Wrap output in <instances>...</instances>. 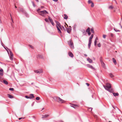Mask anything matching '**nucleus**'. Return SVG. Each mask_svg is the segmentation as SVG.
Instances as JSON below:
<instances>
[{"instance_id":"61","label":"nucleus","mask_w":122,"mask_h":122,"mask_svg":"<svg viewBox=\"0 0 122 122\" xmlns=\"http://www.w3.org/2000/svg\"><path fill=\"white\" fill-rule=\"evenodd\" d=\"M6 48H7V49H9L8 48H7V47H6Z\"/></svg>"},{"instance_id":"35","label":"nucleus","mask_w":122,"mask_h":122,"mask_svg":"<svg viewBox=\"0 0 122 122\" xmlns=\"http://www.w3.org/2000/svg\"><path fill=\"white\" fill-rule=\"evenodd\" d=\"M9 90L10 91H13L14 89L13 88H9Z\"/></svg>"},{"instance_id":"23","label":"nucleus","mask_w":122,"mask_h":122,"mask_svg":"<svg viewBox=\"0 0 122 122\" xmlns=\"http://www.w3.org/2000/svg\"><path fill=\"white\" fill-rule=\"evenodd\" d=\"M112 60L113 62L114 63V64L115 65H116L117 64V63L116 62V60L114 58H113L112 59Z\"/></svg>"},{"instance_id":"24","label":"nucleus","mask_w":122,"mask_h":122,"mask_svg":"<svg viewBox=\"0 0 122 122\" xmlns=\"http://www.w3.org/2000/svg\"><path fill=\"white\" fill-rule=\"evenodd\" d=\"M7 95V96L9 98H13V97L11 95L9 94H8Z\"/></svg>"},{"instance_id":"48","label":"nucleus","mask_w":122,"mask_h":122,"mask_svg":"<svg viewBox=\"0 0 122 122\" xmlns=\"http://www.w3.org/2000/svg\"><path fill=\"white\" fill-rule=\"evenodd\" d=\"M34 104V102H33L32 103V104H31V106H33V105Z\"/></svg>"},{"instance_id":"6","label":"nucleus","mask_w":122,"mask_h":122,"mask_svg":"<svg viewBox=\"0 0 122 122\" xmlns=\"http://www.w3.org/2000/svg\"><path fill=\"white\" fill-rule=\"evenodd\" d=\"M71 106L75 109H76L77 108L79 107V105L73 104H71Z\"/></svg>"},{"instance_id":"63","label":"nucleus","mask_w":122,"mask_h":122,"mask_svg":"<svg viewBox=\"0 0 122 122\" xmlns=\"http://www.w3.org/2000/svg\"><path fill=\"white\" fill-rule=\"evenodd\" d=\"M1 78V77L0 76V79Z\"/></svg>"},{"instance_id":"9","label":"nucleus","mask_w":122,"mask_h":122,"mask_svg":"<svg viewBox=\"0 0 122 122\" xmlns=\"http://www.w3.org/2000/svg\"><path fill=\"white\" fill-rule=\"evenodd\" d=\"M55 22L56 24V25H57L58 27L59 26L60 28L61 29V25L60 23L57 21H56Z\"/></svg>"},{"instance_id":"57","label":"nucleus","mask_w":122,"mask_h":122,"mask_svg":"<svg viewBox=\"0 0 122 122\" xmlns=\"http://www.w3.org/2000/svg\"><path fill=\"white\" fill-rule=\"evenodd\" d=\"M15 8H17V7L15 6Z\"/></svg>"},{"instance_id":"42","label":"nucleus","mask_w":122,"mask_h":122,"mask_svg":"<svg viewBox=\"0 0 122 122\" xmlns=\"http://www.w3.org/2000/svg\"><path fill=\"white\" fill-rule=\"evenodd\" d=\"M92 108L91 107H90L89 108L88 110H89V111H92Z\"/></svg>"},{"instance_id":"5","label":"nucleus","mask_w":122,"mask_h":122,"mask_svg":"<svg viewBox=\"0 0 122 122\" xmlns=\"http://www.w3.org/2000/svg\"><path fill=\"white\" fill-rule=\"evenodd\" d=\"M34 72L36 73L40 74L42 73L43 71L42 69H40L38 70H34Z\"/></svg>"},{"instance_id":"44","label":"nucleus","mask_w":122,"mask_h":122,"mask_svg":"<svg viewBox=\"0 0 122 122\" xmlns=\"http://www.w3.org/2000/svg\"><path fill=\"white\" fill-rule=\"evenodd\" d=\"M92 4L91 5V6L92 7H93L94 6V3L92 2Z\"/></svg>"},{"instance_id":"32","label":"nucleus","mask_w":122,"mask_h":122,"mask_svg":"<svg viewBox=\"0 0 122 122\" xmlns=\"http://www.w3.org/2000/svg\"><path fill=\"white\" fill-rule=\"evenodd\" d=\"M88 87V88H89V86L90 85V84L88 83H86L85 84Z\"/></svg>"},{"instance_id":"37","label":"nucleus","mask_w":122,"mask_h":122,"mask_svg":"<svg viewBox=\"0 0 122 122\" xmlns=\"http://www.w3.org/2000/svg\"><path fill=\"white\" fill-rule=\"evenodd\" d=\"M29 46L31 48L33 49L34 47L32 45H29Z\"/></svg>"},{"instance_id":"11","label":"nucleus","mask_w":122,"mask_h":122,"mask_svg":"<svg viewBox=\"0 0 122 122\" xmlns=\"http://www.w3.org/2000/svg\"><path fill=\"white\" fill-rule=\"evenodd\" d=\"M100 62L102 66L104 68H105L106 66H105V64L102 61V60H100Z\"/></svg>"},{"instance_id":"36","label":"nucleus","mask_w":122,"mask_h":122,"mask_svg":"<svg viewBox=\"0 0 122 122\" xmlns=\"http://www.w3.org/2000/svg\"><path fill=\"white\" fill-rule=\"evenodd\" d=\"M40 99V97H37L36 98V99L37 100H39Z\"/></svg>"},{"instance_id":"58","label":"nucleus","mask_w":122,"mask_h":122,"mask_svg":"<svg viewBox=\"0 0 122 122\" xmlns=\"http://www.w3.org/2000/svg\"><path fill=\"white\" fill-rule=\"evenodd\" d=\"M65 23L66 24V25H67V26H68V25L66 23Z\"/></svg>"},{"instance_id":"2","label":"nucleus","mask_w":122,"mask_h":122,"mask_svg":"<svg viewBox=\"0 0 122 122\" xmlns=\"http://www.w3.org/2000/svg\"><path fill=\"white\" fill-rule=\"evenodd\" d=\"M68 43L71 49H73L74 48V44L72 39H70L69 41H68Z\"/></svg>"},{"instance_id":"54","label":"nucleus","mask_w":122,"mask_h":122,"mask_svg":"<svg viewBox=\"0 0 122 122\" xmlns=\"http://www.w3.org/2000/svg\"><path fill=\"white\" fill-rule=\"evenodd\" d=\"M44 108H42V110H41V111H42V110H44Z\"/></svg>"},{"instance_id":"8","label":"nucleus","mask_w":122,"mask_h":122,"mask_svg":"<svg viewBox=\"0 0 122 122\" xmlns=\"http://www.w3.org/2000/svg\"><path fill=\"white\" fill-rule=\"evenodd\" d=\"M10 59L12 61L13 60V55L11 51H10Z\"/></svg>"},{"instance_id":"19","label":"nucleus","mask_w":122,"mask_h":122,"mask_svg":"<svg viewBox=\"0 0 122 122\" xmlns=\"http://www.w3.org/2000/svg\"><path fill=\"white\" fill-rule=\"evenodd\" d=\"M37 58H41V59H43V57L42 55H41L40 54H38L37 56Z\"/></svg>"},{"instance_id":"1","label":"nucleus","mask_w":122,"mask_h":122,"mask_svg":"<svg viewBox=\"0 0 122 122\" xmlns=\"http://www.w3.org/2000/svg\"><path fill=\"white\" fill-rule=\"evenodd\" d=\"M40 10V9L39 8L37 10V11L38 12L39 14L43 17L45 16V14H46L48 13V12L46 10H44L39 11Z\"/></svg>"},{"instance_id":"22","label":"nucleus","mask_w":122,"mask_h":122,"mask_svg":"<svg viewBox=\"0 0 122 122\" xmlns=\"http://www.w3.org/2000/svg\"><path fill=\"white\" fill-rule=\"evenodd\" d=\"M56 27L57 28V30H58V33L60 34L61 33V32L60 29L59 28V27L57 25H56Z\"/></svg>"},{"instance_id":"15","label":"nucleus","mask_w":122,"mask_h":122,"mask_svg":"<svg viewBox=\"0 0 122 122\" xmlns=\"http://www.w3.org/2000/svg\"><path fill=\"white\" fill-rule=\"evenodd\" d=\"M49 116V115L47 114H46L45 115H42V118H47V117Z\"/></svg>"},{"instance_id":"45","label":"nucleus","mask_w":122,"mask_h":122,"mask_svg":"<svg viewBox=\"0 0 122 122\" xmlns=\"http://www.w3.org/2000/svg\"><path fill=\"white\" fill-rule=\"evenodd\" d=\"M97 46L98 47H100L101 46V45L100 43L97 44Z\"/></svg>"},{"instance_id":"59","label":"nucleus","mask_w":122,"mask_h":122,"mask_svg":"<svg viewBox=\"0 0 122 122\" xmlns=\"http://www.w3.org/2000/svg\"><path fill=\"white\" fill-rule=\"evenodd\" d=\"M6 49V50L8 52V50H7V49Z\"/></svg>"},{"instance_id":"20","label":"nucleus","mask_w":122,"mask_h":122,"mask_svg":"<svg viewBox=\"0 0 122 122\" xmlns=\"http://www.w3.org/2000/svg\"><path fill=\"white\" fill-rule=\"evenodd\" d=\"M87 61L89 62L90 63H92V60L90 59L88 57L87 58Z\"/></svg>"},{"instance_id":"56","label":"nucleus","mask_w":122,"mask_h":122,"mask_svg":"<svg viewBox=\"0 0 122 122\" xmlns=\"http://www.w3.org/2000/svg\"><path fill=\"white\" fill-rule=\"evenodd\" d=\"M33 118H35V117L34 116H33Z\"/></svg>"},{"instance_id":"62","label":"nucleus","mask_w":122,"mask_h":122,"mask_svg":"<svg viewBox=\"0 0 122 122\" xmlns=\"http://www.w3.org/2000/svg\"><path fill=\"white\" fill-rule=\"evenodd\" d=\"M4 48H5V49H6L5 48V47H4Z\"/></svg>"},{"instance_id":"49","label":"nucleus","mask_w":122,"mask_h":122,"mask_svg":"<svg viewBox=\"0 0 122 122\" xmlns=\"http://www.w3.org/2000/svg\"><path fill=\"white\" fill-rule=\"evenodd\" d=\"M52 0L55 2H57L58 1V0Z\"/></svg>"},{"instance_id":"28","label":"nucleus","mask_w":122,"mask_h":122,"mask_svg":"<svg viewBox=\"0 0 122 122\" xmlns=\"http://www.w3.org/2000/svg\"><path fill=\"white\" fill-rule=\"evenodd\" d=\"M113 29L116 32H120V30H117L116 29H115L114 28Z\"/></svg>"},{"instance_id":"46","label":"nucleus","mask_w":122,"mask_h":122,"mask_svg":"<svg viewBox=\"0 0 122 122\" xmlns=\"http://www.w3.org/2000/svg\"><path fill=\"white\" fill-rule=\"evenodd\" d=\"M24 118H25V117H22L19 118V120H20L21 119H24Z\"/></svg>"},{"instance_id":"43","label":"nucleus","mask_w":122,"mask_h":122,"mask_svg":"<svg viewBox=\"0 0 122 122\" xmlns=\"http://www.w3.org/2000/svg\"><path fill=\"white\" fill-rule=\"evenodd\" d=\"M10 16L11 17V20H12V22L13 23V19H12V16H11V15L10 13Z\"/></svg>"},{"instance_id":"53","label":"nucleus","mask_w":122,"mask_h":122,"mask_svg":"<svg viewBox=\"0 0 122 122\" xmlns=\"http://www.w3.org/2000/svg\"><path fill=\"white\" fill-rule=\"evenodd\" d=\"M2 23V22L1 21V20L0 19V23Z\"/></svg>"},{"instance_id":"21","label":"nucleus","mask_w":122,"mask_h":122,"mask_svg":"<svg viewBox=\"0 0 122 122\" xmlns=\"http://www.w3.org/2000/svg\"><path fill=\"white\" fill-rule=\"evenodd\" d=\"M29 97L30 99H32L34 97V96L33 94H30L29 95Z\"/></svg>"},{"instance_id":"12","label":"nucleus","mask_w":122,"mask_h":122,"mask_svg":"<svg viewBox=\"0 0 122 122\" xmlns=\"http://www.w3.org/2000/svg\"><path fill=\"white\" fill-rule=\"evenodd\" d=\"M66 30L67 32L69 33H70V32L71 31V26H70L69 28H66Z\"/></svg>"},{"instance_id":"39","label":"nucleus","mask_w":122,"mask_h":122,"mask_svg":"<svg viewBox=\"0 0 122 122\" xmlns=\"http://www.w3.org/2000/svg\"><path fill=\"white\" fill-rule=\"evenodd\" d=\"M92 3V2L91 0H89L88 1V3L89 4Z\"/></svg>"},{"instance_id":"16","label":"nucleus","mask_w":122,"mask_h":122,"mask_svg":"<svg viewBox=\"0 0 122 122\" xmlns=\"http://www.w3.org/2000/svg\"><path fill=\"white\" fill-rule=\"evenodd\" d=\"M0 75L1 76H3V71L1 68L0 69Z\"/></svg>"},{"instance_id":"17","label":"nucleus","mask_w":122,"mask_h":122,"mask_svg":"<svg viewBox=\"0 0 122 122\" xmlns=\"http://www.w3.org/2000/svg\"><path fill=\"white\" fill-rule=\"evenodd\" d=\"M86 66L87 67L90 68H91L92 69H94V68L92 66L90 65L89 64H87L86 65Z\"/></svg>"},{"instance_id":"29","label":"nucleus","mask_w":122,"mask_h":122,"mask_svg":"<svg viewBox=\"0 0 122 122\" xmlns=\"http://www.w3.org/2000/svg\"><path fill=\"white\" fill-rule=\"evenodd\" d=\"M32 3L34 7H35L36 6V5L34 2H32Z\"/></svg>"},{"instance_id":"38","label":"nucleus","mask_w":122,"mask_h":122,"mask_svg":"<svg viewBox=\"0 0 122 122\" xmlns=\"http://www.w3.org/2000/svg\"><path fill=\"white\" fill-rule=\"evenodd\" d=\"M25 97L27 99H30V97L29 96H25Z\"/></svg>"},{"instance_id":"14","label":"nucleus","mask_w":122,"mask_h":122,"mask_svg":"<svg viewBox=\"0 0 122 122\" xmlns=\"http://www.w3.org/2000/svg\"><path fill=\"white\" fill-rule=\"evenodd\" d=\"M68 54L69 56L71 57H73V55L71 52L69 51L68 52Z\"/></svg>"},{"instance_id":"33","label":"nucleus","mask_w":122,"mask_h":122,"mask_svg":"<svg viewBox=\"0 0 122 122\" xmlns=\"http://www.w3.org/2000/svg\"><path fill=\"white\" fill-rule=\"evenodd\" d=\"M110 76L112 78L114 77L113 75L112 74V73H110Z\"/></svg>"},{"instance_id":"64","label":"nucleus","mask_w":122,"mask_h":122,"mask_svg":"<svg viewBox=\"0 0 122 122\" xmlns=\"http://www.w3.org/2000/svg\"><path fill=\"white\" fill-rule=\"evenodd\" d=\"M121 28H122V26H121Z\"/></svg>"},{"instance_id":"47","label":"nucleus","mask_w":122,"mask_h":122,"mask_svg":"<svg viewBox=\"0 0 122 122\" xmlns=\"http://www.w3.org/2000/svg\"><path fill=\"white\" fill-rule=\"evenodd\" d=\"M103 38H105L106 37V35H103Z\"/></svg>"},{"instance_id":"30","label":"nucleus","mask_w":122,"mask_h":122,"mask_svg":"<svg viewBox=\"0 0 122 122\" xmlns=\"http://www.w3.org/2000/svg\"><path fill=\"white\" fill-rule=\"evenodd\" d=\"M97 41L95 40L94 41V45L96 46L97 45Z\"/></svg>"},{"instance_id":"25","label":"nucleus","mask_w":122,"mask_h":122,"mask_svg":"<svg viewBox=\"0 0 122 122\" xmlns=\"http://www.w3.org/2000/svg\"><path fill=\"white\" fill-rule=\"evenodd\" d=\"M64 19H67L68 18V16L66 14H64Z\"/></svg>"},{"instance_id":"50","label":"nucleus","mask_w":122,"mask_h":122,"mask_svg":"<svg viewBox=\"0 0 122 122\" xmlns=\"http://www.w3.org/2000/svg\"><path fill=\"white\" fill-rule=\"evenodd\" d=\"M98 37H97L96 38L95 40L97 41L98 40Z\"/></svg>"},{"instance_id":"4","label":"nucleus","mask_w":122,"mask_h":122,"mask_svg":"<svg viewBox=\"0 0 122 122\" xmlns=\"http://www.w3.org/2000/svg\"><path fill=\"white\" fill-rule=\"evenodd\" d=\"M103 86L106 90L108 91H109V89L111 87L110 85L108 83H107L106 86L104 85Z\"/></svg>"},{"instance_id":"51","label":"nucleus","mask_w":122,"mask_h":122,"mask_svg":"<svg viewBox=\"0 0 122 122\" xmlns=\"http://www.w3.org/2000/svg\"><path fill=\"white\" fill-rule=\"evenodd\" d=\"M84 56H87V55L86 54H84Z\"/></svg>"},{"instance_id":"3","label":"nucleus","mask_w":122,"mask_h":122,"mask_svg":"<svg viewBox=\"0 0 122 122\" xmlns=\"http://www.w3.org/2000/svg\"><path fill=\"white\" fill-rule=\"evenodd\" d=\"M93 37V35L92 34L91 35V36L89 38V43L88 45V47L89 48H90L91 44L92 42V39Z\"/></svg>"},{"instance_id":"10","label":"nucleus","mask_w":122,"mask_h":122,"mask_svg":"<svg viewBox=\"0 0 122 122\" xmlns=\"http://www.w3.org/2000/svg\"><path fill=\"white\" fill-rule=\"evenodd\" d=\"M48 19L49 20L50 22L53 26L55 25V24L53 22V20L52 19H51L50 16H48Z\"/></svg>"},{"instance_id":"7","label":"nucleus","mask_w":122,"mask_h":122,"mask_svg":"<svg viewBox=\"0 0 122 122\" xmlns=\"http://www.w3.org/2000/svg\"><path fill=\"white\" fill-rule=\"evenodd\" d=\"M58 101H57L58 102H61L62 103H63L65 102V101L61 98L60 97L59 98H58Z\"/></svg>"},{"instance_id":"40","label":"nucleus","mask_w":122,"mask_h":122,"mask_svg":"<svg viewBox=\"0 0 122 122\" xmlns=\"http://www.w3.org/2000/svg\"><path fill=\"white\" fill-rule=\"evenodd\" d=\"M45 20L46 22H48L49 21L48 19L47 18H46L45 19Z\"/></svg>"},{"instance_id":"55","label":"nucleus","mask_w":122,"mask_h":122,"mask_svg":"<svg viewBox=\"0 0 122 122\" xmlns=\"http://www.w3.org/2000/svg\"><path fill=\"white\" fill-rule=\"evenodd\" d=\"M115 2H116V4H117V2H116V0H115Z\"/></svg>"},{"instance_id":"34","label":"nucleus","mask_w":122,"mask_h":122,"mask_svg":"<svg viewBox=\"0 0 122 122\" xmlns=\"http://www.w3.org/2000/svg\"><path fill=\"white\" fill-rule=\"evenodd\" d=\"M113 7L112 6H110L109 7V8L110 9H112Z\"/></svg>"},{"instance_id":"41","label":"nucleus","mask_w":122,"mask_h":122,"mask_svg":"<svg viewBox=\"0 0 122 122\" xmlns=\"http://www.w3.org/2000/svg\"><path fill=\"white\" fill-rule=\"evenodd\" d=\"M110 36L111 37H112L113 36H114V35L113 34L111 33H110Z\"/></svg>"},{"instance_id":"13","label":"nucleus","mask_w":122,"mask_h":122,"mask_svg":"<svg viewBox=\"0 0 122 122\" xmlns=\"http://www.w3.org/2000/svg\"><path fill=\"white\" fill-rule=\"evenodd\" d=\"M90 28L89 27H88L86 30V31L88 33V34L89 35H90L91 34V33L90 32Z\"/></svg>"},{"instance_id":"52","label":"nucleus","mask_w":122,"mask_h":122,"mask_svg":"<svg viewBox=\"0 0 122 122\" xmlns=\"http://www.w3.org/2000/svg\"><path fill=\"white\" fill-rule=\"evenodd\" d=\"M76 26L75 25H74V29H75V28H76Z\"/></svg>"},{"instance_id":"26","label":"nucleus","mask_w":122,"mask_h":122,"mask_svg":"<svg viewBox=\"0 0 122 122\" xmlns=\"http://www.w3.org/2000/svg\"><path fill=\"white\" fill-rule=\"evenodd\" d=\"M113 94L114 96L116 97L118 96L119 95V94L118 93H113Z\"/></svg>"},{"instance_id":"31","label":"nucleus","mask_w":122,"mask_h":122,"mask_svg":"<svg viewBox=\"0 0 122 122\" xmlns=\"http://www.w3.org/2000/svg\"><path fill=\"white\" fill-rule=\"evenodd\" d=\"M91 31L93 33H94V29L93 28H92L91 29Z\"/></svg>"},{"instance_id":"18","label":"nucleus","mask_w":122,"mask_h":122,"mask_svg":"<svg viewBox=\"0 0 122 122\" xmlns=\"http://www.w3.org/2000/svg\"><path fill=\"white\" fill-rule=\"evenodd\" d=\"M59 97L57 96H55L53 97V98L57 102L58 99H59L58 98Z\"/></svg>"},{"instance_id":"60","label":"nucleus","mask_w":122,"mask_h":122,"mask_svg":"<svg viewBox=\"0 0 122 122\" xmlns=\"http://www.w3.org/2000/svg\"><path fill=\"white\" fill-rule=\"evenodd\" d=\"M62 27L63 28H64V27L63 26H62Z\"/></svg>"},{"instance_id":"27","label":"nucleus","mask_w":122,"mask_h":122,"mask_svg":"<svg viewBox=\"0 0 122 122\" xmlns=\"http://www.w3.org/2000/svg\"><path fill=\"white\" fill-rule=\"evenodd\" d=\"M3 83L6 85H8V84L7 81H6L5 80H3Z\"/></svg>"}]
</instances>
